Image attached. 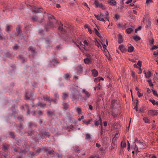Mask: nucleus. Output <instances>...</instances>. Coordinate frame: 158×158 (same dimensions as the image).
<instances>
[{
	"label": "nucleus",
	"mask_w": 158,
	"mask_h": 158,
	"mask_svg": "<svg viewBox=\"0 0 158 158\" xmlns=\"http://www.w3.org/2000/svg\"><path fill=\"white\" fill-rule=\"evenodd\" d=\"M49 22L48 24V26L50 27L51 28L53 27H56L59 23L61 24L60 22H58L55 19L54 17L53 16H51L49 17Z\"/></svg>",
	"instance_id": "1"
},
{
	"label": "nucleus",
	"mask_w": 158,
	"mask_h": 158,
	"mask_svg": "<svg viewBox=\"0 0 158 158\" xmlns=\"http://www.w3.org/2000/svg\"><path fill=\"white\" fill-rule=\"evenodd\" d=\"M19 152L23 153L25 156H33L35 155V153L34 152L30 151L28 152L26 149H23L22 148L20 149Z\"/></svg>",
	"instance_id": "2"
},
{
	"label": "nucleus",
	"mask_w": 158,
	"mask_h": 158,
	"mask_svg": "<svg viewBox=\"0 0 158 158\" xmlns=\"http://www.w3.org/2000/svg\"><path fill=\"white\" fill-rule=\"evenodd\" d=\"M77 41V43H78L81 47L84 48L86 50H88L89 49V48L90 46V44L88 42L87 40H85L84 41V44L81 42H79L78 40Z\"/></svg>",
	"instance_id": "3"
},
{
	"label": "nucleus",
	"mask_w": 158,
	"mask_h": 158,
	"mask_svg": "<svg viewBox=\"0 0 158 158\" xmlns=\"http://www.w3.org/2000/svg\"><path fill=\"white\" fill-rule=\"evenodd\" d=\"M16 126L17 127L16 130L17 132L21 135H23V133L21 131L24 128V126L23 124L21 123L19 125H16Z\"/></svg>",
	"instance_id": "4"
},
{
	"label": "nucleus",
	"mask_w": 158,
	"mask_h": 158,
	"mask_svg": "<svg viewBox=\"0 0 158 158\" xmlns=\"http://www.w3.org/2000/svg\"><path fill=\"white\" fill-rule=\"evenodd\" d=\"M40 137L43 139L47 137H49L50 136V134L49 132L45 131H40Z\"/></svg>",
	"instance_id": "5"
},
{
	"label": "nucleus",
	"mask_w": 158,
	"mask_h": 158,
	"mask_svg": "<svg viewBox=\"0 0 158 158\" xmlns=\"http://www.w3.org/2000/svg\"><path fill=\"white\" fill-rule=\"evenodd\" d=\"M94 4L96 8L101 7L103 10L106 8L105 6L102 4V3H100L97 0H95Z\"/></svg>",
	"instance_id": "6"
},
{
	"label": "nucleus",
	"mask_w": 158,
	"mask_h": 158,
	"mask_svg": "<svg viewBox=\"0 0 158 158\" xmlns=\"http://www.w3.org/2000/svg\"><path fill=\"white\" fill-rule=\"evenodd\" d=\"M25 109L27 110V115L28 114L30 115L31 114L33 116H36V112L32 111L31 113L30 112V111L29 109L28 106L27 104H26L25 105Z\"/></svg>",
	"instance_id": "7"
},
{
	"label": "nucleus",
	"mask_w": 158,
	"mask_h": 158,
	"mask_svg": "<svg viewBox=\"0 0 158 158\" xmlns=\"http://www.w3.org/2000/svg\"><path fill=\"white\" fill-rule=\"evenodd\" d=\"M50 65L52 67L56 66L58 63L55 57L52 58L50 60Z\"/></svg>",
	"instance_id": "8"
},
{
	"label": "nucleus",
	"mask_w": 158,
	"mask_h": 158,
	"mask_svg": "<svg viewBox=\"0 0 158 158\" xmlns=\"http://www.w3.org/2000/svg\"><path fill=\"white\" fill-rule=\"evenodd\" d=\"M135 148H134V150L136 151V154L138 152H139L138 151V147L137 146V145L136 144H141V142L139 140H138V138H136L135 140Z\"/></svg>",
	"instance_id": "9"
},
{
	"label": "nucleus",
	"mask_w": 158,
	"mask_h": 158,
	"mask_svg": "<svg viewBox=\"0 0 158 158\" xmlns=\"http://www.w3.org/2000/svg\"><path fill=\"white\" fill-rule=\"evenodd\" d=\"M100 41L101 42V43L102 45L103 48H104L106 49L107 46L105 44V43H104V41H106V43L107 45H108V43L106 39H104L102 37H101L100 39Z\"/></svg>",
	"instance_id": "10"
},
{
	"label": "nucleus",
	"mask_w": 158,
	"mask_h": 158,
	"mask_svg": "<svg viewBox=\"0 0 158 158\" xmlns=\"http://www.w3.org/2000/svg\"><path fill=\"white\" fill-rule=\"evenodd\" d=\"M15 106H12L10 110L12 111V114L14 115L15 118L18 115V111L16 110Z\"/></svg>",
	"instance_id": "11"
},
{
	"label": "nucleus",
	"mask_w": 158,
	"mask_h": 158,
	"mask_svg": "<svg viewBox=\"0 0 158 158\" xmlns=\"http://www.w3.org/2000/svg\"><path fill=\"white\" fill-rule=\"evenodd\" d=\"M59 99V95L58 93H55L54 94V98L52 99V102L54 103H57V101Z\"/></svg>",
	"instance_id": "12"
},
{
	"label": "nucleus",
	"mask_w": 158,
	"mask_h": 158,
	"mask_svg": "<svg viewBox=\"0 0 158 158\" xmlns=\"http://www.w3.org/2000/svg\"><path fill=\"white\" fill-rule=\"evenodd\" d=\"M48 148L45 147H42L41 148H39L35 152V156H37L38 155L39 153L41 152L42 151L44 150L46 151H47V150Z\"/></svg>",
	"instance_id": "13"
},
{
	"label": "nucleus",
	"mask_w": 158,
	"mask_h": 158,
	"mask_svg": "<svg viewBox=\"0 0 158 158\" xmlns=\"http://www.w3.org/2000/svg\"><path fill=\"white\" fill-rule=\"evenodd\" d=\"M94 124L96 126H98L99 124L101 126V128H102V123L101 118L100 117H99L98 120H95L94 121Z\"/></svg>",
	"instance_id": "14"
},
{
	"label": "nucleus",
	"mask_w": 158,
	"mask_h": 158,
	"mask_svg": "<svg viewBox=\"0 0 158 158\" xmlns=\"http://www.w3.org/2000/svg\"><path fill=\"white\" fill-rule=\"evenodd\" d=\"M82 92L85 94L84 99L86 100L88 98H89L90 94L87 91H86L85 89H83Z\"/></svg>",
	"instance_id": "15"
},
{
	"label": "nucleus",
	"mask_w": 158,
	"mask_h": 158,
	"mask_svg": "<svg viewBox=\"0 0 158 158\" xmlns=\"http://www.w3.org/2000/svg\"><path fill=\"white\" fill-rule=\"evenodd\" d=\"M143 73L145 75V77L147 78H149L152 75V72L148 71V72H146L145 71H144Z\"/></svg>",
	"instance_id": "16"
},
{
	"label": "nucleus",
	"mask_w": 158,
	"mask_h": 158,
	"mask_svg": "<svg viewBox=\"0 0 158 158\" xmlns=\"http://www.w3.org/2000/svg\"><path fill=\"white\" fill-rule=\"evenodd\" d=\"M33 96V94L32 92L27 93L25 95V97L27 99L31 98Z\"/></svg>",
	"instance_id": "17"
},
{
	"label": "nucleus",
	"mask_w": 158,
	"mask_h": 158,
	"mask_svg": "<svg viewBox=\"0 0 158 158\" xmlns=\"http://www.w3.org/2000/svg\"><path fill=\"white\" fill-rule=\"evenodd\" d=\"M16 30L17 32V36H21V28L19 26H18L16 27Z\"/></svg>",
	"instance_id": "18"
},
{
	"label": "nucleus",
	"mask_w": 158,
	"mask_h": 158,
	"mask_svg": "<svg viewBox=\"0 0 158 158\" xmlns=\"http://www.w3.org/2000/svg\"><path fill=\"white\" fill-rule=\"evenodd\" d=\"M9 147V145L8 144L6 143L4 144L2 146L3 150L5 152H6L8 150Z\"/></svg>",
	"instance_id": "19"
},
{
	"label": "nucleus",
	"mask_w": 158,
	"mask_h": 158,
	"mask_svg": "<svg viewBox=\"0 0 158 158\" xmlns=\"http://www.w3.org/2000/svg\"><path fill=\"white\" fill-rule=\"evenodd\" d=\"M61 26H60L59 28H58V30L60 32V33H61V34H64V33H65V31L63 29V28L62 27L63 26V24H61Z\"/></svg>",
	"instance_id": "20"
},
{
	"label": "nucleus",
	"mask_w": 158,
	"mask_h": 158,
	"mask_svg": "<svg viewBox=\"0 0 158 158\" xmlns=\"http://www.w3.org/2000/svg\"><path fill=\"white\" fill-rule=\"evenodd\" d=\"M148 113L149 114L155 115L157 114V112L155 110H150L148 111Z\"/></svg>",
	"instance_id": "21"
},
{
	"label": "nucleus",
	"mask_w": 158,
	"mask_h": 158,
	"mask_svg": "<svg viewBox=\"0 0 158 158\" xmlns=\"http://www.w3.org/2000/svg\"><path fill=\"white\" fill-rule=\"evenodd\" d=\"M43 98L45 101H48L50 102H52V98L50 99V97L49 96H43Z\"/></svg>",
	"instance_id": "22"
},
{
	"label": "nucleus",
	"mask_w": 158,
	"mask_h": 158,
	"mask_svg": "<svg viewBox=\"0 0 158 158\" xmlns=\"http://www.w3.org/2000/svg\"><path fill=\"white\" fill-rule=\"evenodd\" d=\"M28 50L29 51H30L31 52V53L32 54V55L33 57L35 56L34 53H35V49L32 47H30L29 48Z\"/></svg>",
	"instance_id": "23"
},
{
	"label": "nucleus",
	"mask_w": 158,
	"mask_h": 158,
	"mask_svg": "<svg viewBox=\"0 0 158 158\" xmlns=\"http://www.w3.org/2000/svg\"><path fill=\"white\" fill-rule=\"evenodd\" d=\"M18 58H19L20 59L22 62L23 63L26 60V58L24 57L22 55H19V56H18Z\"/></svg>",
	"instance_id": "24"
},
{
	"label": "nucleus",
	"mask_w": 158,
	"mask_h": 158,
	"mask_svg": "<svg viewBox=\"0 0 158 158\" xmlns=\"http://www.w3.org/2000/svg\"><path fill=\"white\" fill-rule=\"evenodd\" d=\"M92 75L95 77L98 76V73L96 70L94 69L92 70Z\"/></svg>",
	"instance_id": "25"
},
{
	"label": "nucleus",
	"mask_w": 158,
	"mask_h": 158,
	"mask_svg": "<svg viewBox=\"0 0 158 158\" xmlns=\"http://www.w3.org/2000/svg\"><path fill=\"white\" fill-rule=\"evenodd\" d=\"M115 137H114L112 140V145L111 146V150H112L114 148L115 145V139H114Z\"/></svg>",
	"instance_id": "26"
},
{
	"label": "nucleus",
	"mask_w": 158,
	"mask_h": 158,
	"mask_svg": "<svg viewBox=\"0 0 158 158\" xmlns=\"http://www.w3.org/2000/svg\"><path fill=\"white\" fill-rule=\"evenodd\" d=\"M141 144H137L139 148L140 149H143L144 148L145 146L144 145V144L143 142H141Z\"/></svg>",
	"instance_id": "27"
},
{
	"label": "nucleus",
	"mask_w": 158,
	"mask_h": 158,
	"mask_svg": "<svg viewBox=\"0 0 158 158\" xmlns=\"http://www.w3.org/2000/svg\"><path fill=\"white\" fill-rule=\"evenodd\" d=\"M28 125L29 129L31 128L32 127L35 126V124L32 122H30L28 123Z\"/></svg>",
	"instance_id": "28"
},
{
	"label": "nucleus",
	"mask_w": 158,
	"mask_h": 158,
	"mask_svg": "<svg viewBox=\"0 0 158 158\" xmlns=\"http://www.w3.org/2000/svg\"><path fill=\"white\" fill-rule=\"evenodd\" d=\"M84 61L85 64H89L91 62V59L88 58H87L84 59Z\"/></svg>",
	"instance_id": "29"
},
{
	"label": "nucleus",
	"mask_w": 158,
	"mask_h": 158,
	"mask_svg": "<svg viewBox=\"0 0 158 158\" xmlns=\"http://www.w3.org/2000/svg\"><path fill=\"white\" fill-rule=\"evenodd\" d=\"M118 42L119 44H120L123 42V40L122 38V36L120 34H119L118 37Z\"/></svg>",
	"instance_id": "30"
},
{
	"label": "nucleus",
	"mask_w": 158,
	"mask_h": 158,
	"mask_svg": "<svg viewBox=\"0 0 158 158\" xmlns=\"http://www.w3.org/2000/svg\"><path fill=\"white\" fill-rule=\"evenodd\" d=\"M109 2L110 5L112 6H114L116 4V2L114 0H110Z\"/></svg>",
	"instance_id": "31"
},
{
	"label": "nucleus",
	"mask_w": 158,
	"mask_h": 158,
	"mask_svg": "<svg viewBox=\"0 0 158 158\" xmlns=\"http://www.w3.org/2000/svg\"><path fill=\"white\" fill-rule=\"evenodd\" d=\"M37 105L38 106H40L43 108H44L46 107V104H45L40 102H38Z\"/></svg>",
	"instance_id": "32"
},
{
	"label": "nucleus",
	"mask_w": 158,
	"mask_h": 158,
	"mask_svg": "<svg viewBox=\"0 0 158 158\" xmlns=\"http://www.w3.org/2000/svg\"><path fill=\"white\" fill-rule=\"evenodd\" d=\"M32 134V131H28L27 132H25L24 135L26 136L31 135Z\"/></svg>",
	"instance_id": "33"
},
{
	"label": "nucleus",
	"mask_w": 158,
	"mask_h": 158,
	"mask_svg": "<svg viewBox=\"0 0 158 158\" xmlns=\"http://www.w3.org/2000/svg\"><path fill=\"white\" fill-rule=\"evenodd\" d=\"M134 49V48L133 46H131L128 47V51L129 52H132Z\"/></svg>",
	"instance_id": "34"
},
{
	"label": "nucleus",
	"mask_w": 158,
	"mask_h": 158,
	"mask_svg": "<svg viewBox=\"0 0 158 158\" xmlns=\"http://www.w3.org/2000/svg\"><path fill=\"white\" fill-rule=\"evenodd\" d=\"M63 106L64 108L66 110L69 107V105L66 103H65L64 102H63Z\"/></svg>",
	"instance_id": "35"
},
{
	"label": "nucleus",
	"mask_w": 158,
	"mask_h": 158,
	"mask_svg": "<svg viewBox=\"0 0 158 158\" xmlns=\"http://www.w3.org/2000/svg\"><path fill=\"white\" fill-rule=\"evenodd\" d=\"M92 138V135L89 134H86V137L85 139L86 140H89L91 139Z\"/></svg>",
	"instance_id": "36"
},
{
	"label": "nucleus",
	"mask_w": 158,
	"mask_h": 158,
	"mask_svg": "<svg viewBox=\"0 0 158 158\" xmlns=\"http://www.w3.org/2000/svg\"><path fill=\"white\" fill-rule=\"evenodd\" d=\"M103 79L101 77H98L96 78H95L94 81L95 82H98L99 81L101 80H103Z\"/></svg>",
	"instance_id": "37"
},
{
	"label": "nucleus",
	"mask_w": 158,
	"mask_h": 158,
	"mask_svg": "<svg viewBox=\"0 0 158 158\" xmlns=\"http://www.w3.org/2000/svg\"><path fill=\"white\" fill-rule=\"evenodd\" d=\"M133 38L136 41H137L140 39V37L137 35L133 36Z\"/></svg>",
	"instance_id": "38"
},
{
	"label": "nucleus",
	"mask_w": 158,
	"mask_h": 158,
	"mask_svg": "<svg viewBox=\"0 0 158 158\" xmlns=\"http://www.w3.org/2000/svg\"><path fill=\"white\" fill-rule=\"evenodd\" d=\"M52 43V41L51 40L48 39H46L45 40V43L46 44H48V46H49V44H50Z\"/></svg>",
	"instance_id": "39"
},
{
	"label": "nucleus",
	"mask_w": 158,
	"mask_h": 158,
	"mask_svg": "<svg viewBox=\"0 0 158 158\" xmlns=\"http://www.w3.org/2000/svg\"><path fill=\"white\" fill-rule=\"evenodd\" d=\"M109 13L107 11H106V13H105V16L104 17V18H105L106 19H107V20L108 21H109Z\"/></svg>",
	"instance_id": "40"
},
{
	"label": "nucleus",
	"mask_w": 158,
	"mask_h": 158,
	"mask_svg": "<svg viewBox=\"0 0 158 158\" xmlns=\"http://www.w3.org/2000/svg\"><path fill=\"white\" fill-rule=\"evenodd\" d=\"M92 119H90L87 120H84L83 122L86 124H89L92 121Z\"/></svg>",
	"instance_id": "41"
},
{
	"label": "nucleus",
	"mask_w": 158,
	"mask_h": 158,
	"mask_svg": "<svg viewBox=\"0 0 158 158\" xmlns=\"http://www.w3.org/2000/svg\"><path fill=\"white\" fill-rule=\"evenodd\" d=\"M12 148H13L15 152H17L18 150V147L15 145H13L12 146Z\"/></svg>",
	"instance_id": "42"
},
{
	"label": "nucleus",
	"mask_w": 158,
	"mask_h": 158,
	"mask_svg": "<svg viewBox=\"0 0 158 158\" xmlns=\"http://www.w3.org/2000/svg\"><path fill=\"white\" fill-rule=\"evenodd\" d=\"M127 32L129 34H130L133 31V29L131 28H128L126 30Z\"/></svg>",
	"instance_id": "43"
},
{
	"label": "nucleus",
	"mask_w": 158,
	"mask_h": 158,
	"mask_svg": "<svg viewBox=\"0 0 158 158\" xmlns=\"http://www.w3.org/2000/svg\"><path fill=\"white\" fill-rule=\"evenodd\" d=\"M76 111H77V112L79 114H81V110L80 108L78 107H76Z\"/></svg>",
	"instance_id": "44"
},
{
	"label": "nucleus",
	"mask_w": 158,
	"mask_h": 158,
	"mask_svg": "<svg viewBox=\"0 0 158 158\" xmlns=\"http://www.w3.org/2000/svg\"><path fill=\"white\" fill-rule=\"evenodd\" d=\"M48 151V150H47ZM47 151H46L47 152V154L48 156H49V155H52L53 154V150L49 151L47 152Z\"/></svg>",
	"instance_id": "45"
},
{
	"label": "nucleus",
	"mask_w": 158,
	"mask_h": 158,
	"mask_svg": "<svg viewBox=\"0 0 158 158\" xmlns=\"http://www.w3.org/2000/svg\"><path fill=\"white\" fill-rule=\"evenodd\" d=\"M126 25V24L124 25H122L121 24H118V26L120 28H122L123 29H124V28L125 29L126 28V27H125Z\"/></svg>",
	"instance_id": "46"
},
{
	"label": "nucleus",
	"mask_w": 158,
	"mask_h": 158,
	"mask_svg": "<svg viewBox=\"0 0 158 158\" xmlns=\"http://www.w3.org/2000/svg\"><path fill=\"white\" fill-rule=\"evenodd\" d=\"M11 27L9 25H7L6 29V31L7 32H9L10 31V29Z\"/></svg>",
	"instance_id": "47"
},
{
	"label": "nucleus",
	"mask_w": 158,
	"mask_h": 158,
	"mask_svg": "<svg viewBox=\"0 0 158 158\" xmlns=\"http://www.w3.org/2000/svg\"><path fill=\"white\" fill-rule=\"evenodd\" d=\"M94 30L95 33L96 34V35L98 37H100V38H101V37H100L101 35H100V34L99 33V32L96 29V28H94Z\"/></svg>",
	"instance_id": "48"
},
{
	"label": "nucleus",
	"mask_w": 158,
	"mask_h": 158,
	"mask_svg": "<svg viewBox=\"0 0 158 158\" xmlns=\"http://www.w3.org/2000/svg\"><path fill=\"white\" fill-rule=\"evenodd\" d=\"M77 69L79 72H81L83 70L82 67L81 66H79L77 68Z\"/></svg>",
	"instance_id": "49"
},
{
	"label": "nucleus",
	"mask_w": 158,
	"mask_h": 158,
	"mask_svg": "<svg viewBox=\"0 0 158 158\" xmlns=\"http://www.w3.org/2000/svg\"><path fill=\"white\" fill-rule=\"evenodd\" d=\"M64 77V78L66 80L70 78L69 75L68 73H66L65 74Z\"/></svg>",
	"instance_id": "50"
},
{
	"label": "nucleus",
	"mask_w": 158,
	"mask_h": 158,
	"mask_svg": "<svg viewBox=\"0 0 158 158\" xmlns=\"http://www.w3.org/2000/svg\"><path fill=\"white\" fill-rule=\"evenodd\" d=\"M9 135L10 138H14L15 137V136L13 132H10L9 133Z\"/></svg>",
	"instance_id": "51"
},
{
	"label": "nucleus",
	"mask_w": 158,
	"mask_h": 158,
	"mask_svg": "<svg viewBox=\"0 0 158 158\" xmlns=\"http://www.w3.org/2000/svg\"><path fill=\"white\" fill-rule=\"evenodd\" d=\"M68 96V94L66 93H63V96L62 97V99H64Z\"/></svg>",
	"instance_id": "52"
},
{
	"label": "nucleus",
	"mask_w": 158,
	"mask_h": 158,
	"mask_svg": "<svg viewBox=\"0 0 158 158\" xmlns=\"http://www.w3.org/2000/svg\"><path fill=\"white\" fill-rule=\"evenodd\" d=\"M131 76L134 80H136L137 78V77L135 75V73L134 72H132L131 74Z\"/></svg>",
	"instance_id": "53"
},
{
	"label": "nucleus",
	"mask_w": 158,
	"mask_h": 158,
	"mask_svg": "<svg viewBox=\"0 0 158 158\" xmlns=\"http://www.w3.org/2000/svg\"><path fill=\"white\" fill-rule=\"evenodd\" d=\"M47 114L49 116H52L53 114V112L51 111H48Z\"/></svg>",
	"instance_id": "54"
},
{
	"label": "nucleus",
	"mask_w": 158,
	"mask_h": 158,
	"mask_svg": "<svg viewBox=\"0 0 158 158\" xmlns=\"http://www.w3.org/2000/svg\"><path fill=\"white\" fill-rule=\"evenodd\" d=\"M121 146L123 148L125 147L126 146V143L125 142L122 141L121 143Z\"/></svg>",
	"instance_id": "55"
},
{
	"label": "nucleus",
	"mask_w": 158,
	"mask_h": 158,
	"mask_svg": "<svg viewBox=\"0 0 158 158\" xmlns=\"http://www.w3.org/2000/svg\"><path fill=\"white\" fill-rule=\"evenodd\" d=\"M98 20H99L100 21L104 22L105 21V20L103 18H102L100 16H99L98 17Z\"/></svg>",
	"instance_id": "56"
},
{
	"label": "nucleus",
	"mask_w": 158,
	"mask_h": 158,
	"mask_svg": "<svg viewBox=\"0 0 158 158\" xmlns=\"http://www.w3.org/2000/svg\"><path fill=\"white\" fill-rule=\"evenodd\" d=\"M116 101L115 100H113L111 101V105L112 107L113 108H114V106L115 105V104L116 103Z\"/></svg>",
	"instance_id": "57"
},
{
	"label": "nucleus",
	"mask_w": 158,
	"mask_h": 158,
	"mask_svg": "<svg viewBox=\"0 0 158 158\" xmlns=\"http://www.w3.org/2000/svg\"><path fill=\"white\" fill-rule=\"evenodd\" d=\"M38 19L37 17L36 16H34L32 17V20L33 21H36Z\"/></svg>",
	"instance_id": "58"
},
{
	"label": "nucleus",
	"mask_w": 158,
	"mask_h": 158,
	"mask_svg": "<svg viewBox=\"0 0 158 158\" xmlns=\"http://www.w3.org/2000/svg\"><path fill=\"white\" fill-rule=\"evenodd\" d=\"M16 141L17 144L18 145H19L21 143V140L18 138H16Z\"/></svg>",
	"instance_id": "59"
},
{
	"label": "nucleus",
	"mask_w": 158,
	"mask_h": 158,
	"mask_svg": "<svg viewBox=\"0 0 158 158\" xmlns=\"http://www.w3.org/2000/svg\"><path fill=\"white\" fill-rule=\"evenodd\" d=\"M152 90L153 93V94L155 96L158 97V95L157 94V92L155 91L154 90H153V89H152Z\"/></svg>",
	"instance_id": "60"
},
{
	"label": "nucleus",
	"mask_w": 158,
	"mask_h": 158,
	"mask_svg": "<svg viewBox=\"0 0 158 158\" xmlns=\"http://www.w3.org/2000/svg\"><path fill=\"white\" fill-rule=\"evenodd\" d=\"M143 120L145 123H148L149 121L148 119L146 117L143 118Z\"/></svg>",
	"instance_id": "61"
},
{
	"label": "nucleus",
	"mask_w": 158,
	"mask_h": 158,
	"mask_svg": "<svg viewBox=\"0 0 158 158\" xmlns=\"http://www.w3.org/2000/svg\"><path fill=\"white\" fill-rule=\"evenodd\" d=\"M157 48H158V45H156L153 46L151 49V50H153L155 49H157Z\"/></svg>",
	"instance_id": "62"
},
{
	"label": "nucleus",
	"mask_w": 158,
	"mask_h": 158,
	"mask_svg": "<svg viewBox=\"0 0 158 158\" xmlns=\"http://www.w3.org/2000/svg\"><path fill=\"white\" fill-rule=\"evenodd\" d=\"M39 116L42 115L43 114V112L41 111H39L37 112Z\"/></svg>",
	"instance_id": "63"
},
{
	"label": "nucleus",
	"mask_w": 158,
	"mask_h": 158,
	"mask_svg": "<svg viewBox=\"0 0 158 158\" xmlns=\"http://www.w3.org/2000/svg\"><path fill=\"white\" fill-rule=\"evenodd\" d=\"M137 65L139 66L140 67H141L142 65V62L140 60L138 61L137 64Z\"/></svg>",
	"instance_id": "64"
}]
</instances>
